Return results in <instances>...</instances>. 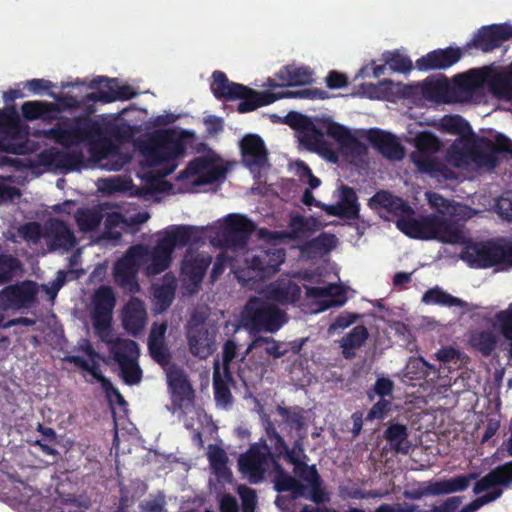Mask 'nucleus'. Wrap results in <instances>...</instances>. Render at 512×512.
<instances>
[{"instance_id": "obj_1", "label": "nucleus", "mask_w": 512, "mask_h": 512, "mask_svg": "<svg viewBox=\"0 0 512 512\" xmlns=\"http://www.w3.org/2000/svg\"><path fill=\"white\" fill-rule=\"evenodd\" d=\"M298 118L301 130L298 133L299 144L302 148L316 153L331 163L339 160L338 152L325 135L333 138L345 155L359 157L367 152L366 145L355 137L349 128L333 121L329 117L310 120L300 113L290 114V117Z\"/></svg>"}, {"instance_id": "obj_2", "label": "nucleus", "mask_w": 512, "mask_h": 512, "mask_svg": "<svg viewBox=\"0 0 512 512\" xmlns=\"http://www.w3.org/2000/svg\"><path fill=\"white\" fill-rule=\"evenodd\" d=\"M464 221L450 216L430 214L419 219L401 220L399 230L411 238L422 240H438L445 244H463Z\"/></svg>"}, {"instance_id": "obj_3", "label": "nucleus", "mask_w": 512, "mask_h": 512, "mask_svg": "<svg viewBox=\"0 0 512 512\" xmlns=\"http://www.w3.org/2000/svg\"><path fill=\"white\" fill-rule=\"evenodd\" d=\"M186 147L181 136L167 130L142 145V164L154 168L150 178L160 179L172 174L177 168V159L185 153Z\"/></svg>"}, {"instance_id": "obj_4", "label": "nucleus", "mask_w": 512, "mask_h": 512, "mask_svg": "<svg viewBox=\"0 0 512 512\" xmlns=\"http://www.w3.org/2000/svg\"><path fill=\"white\" fill-rule=\"evenodd\" d=\"M488 76L489 72L483 69H471L456 75L452 83L445 76L428 78L423 83V93L445 103L468 101L486 86Z\"/></svg>"}, {"instance_id": "obj_5", "label": "nucleus", "mask_w": 512, "mask_h": 512, "mask_svg": "<svg viewBox=\"0 0 512 512\" xmlns=\"http://www.w3.org/2000/svg\"><path fill=\"white\" fill-rule=\"evenodd\" d=\"M210 89L218 100H240L237 111L242 114L270 105L278 100L276 93L269 91L259 92L243 84L230 81L227 75L219 70L214 71L212 74Z\"/></svg>"}, {"instance_id": "obj_6", "label": "nucleus", "mask_w": 512, "mask_h": 512, "mask_svg": "<svg viewBox=\"0 0 512 512\" xmlns=\"http://www.w3.org/2000/svg\"><path fill=\"white\" fill-rule=\"evenodd\" d=\"M442 147L440 140L430 132H420L415 137L416 150L411 161L421 173L438 180H455L457 173L434 156Z\"/></svg>"}, {"instance_id": "obj_7", "label": "nucleus", "mask_w": 512, "mask_h": 512, "mask_svg": "<svg viewBox=\"0 0 512 512\" xmlns=\"http://www.w3.org/2000/svg\"><path fill=\"white\" fill-rule=\"evenodd\" d=\"M44 135L65 148L77 146L85 141H94L104 135L101 124L89 117H75L58 122L45 130Z\"/></svg>"}, {"instance_id": "obj_8", "label": "nucleus", "mask_w": 512, "mask_h": 512, "mask_svg": "<svg viewBox=\"0 0 512 512\" xmlns=\"http://www.w3.org/2000/svg\"><path fill=\"white\" fill-rule=\"evenodd\" d=\"M462 258L475 268L512 267V240L500 237L473 243L465 248Z\"/></svg>"}, {"instance_id": "obj_9", "label": "nucleus", "mask_w": 512, "mask_h": 512, "mask_svg": "<svg viewBox=\"0 0 512 512\" xmlns=\"http://www.w3.org/2000/svg\"><path fill=\"white\" fill-rule=\"evenodd\" d=\"M286 313L274 304L259 297H252L242 312V324L250 332L275 333L286 322Z\"/></svg>"}, {"instance_id": "obj_10", "label": "nucleus", "mask_w": 512, "mask_h": 512, "mask_svg": "<svg viewBox=\"0 0 512 512\" xmlns=\"http://www.w3.org/2000/svg\"><path fill=\"white\" fill-rule=\"evenodd\" d=\"M27 132L20 123L19 115L14 106L0 109V153L24 155L30 152L26 139Z\"/></svg>"}, {"instance_id": "obj_11", "label": "nucleus", "mask_w": 512, "mask_h": 512, "mask_svg": "<svg viewBox=\"0 0 512 512\" xmlns=\"http://www.w3.org/2000/svg\"><path fill=\"white\" fill-rule=\"evenodd\" d=\"M147 254L148 249L144 245H134L115 263L114 280L119 287L132 294L139 292L137 273Z\"/></svg>"}, {"instance_id": "obj_12", "label": "nucleus", "mask_w": 512, "mask_h": 512, "mask_svg": "<svg viewBox=\"0 0 512 512\" xmlns=\"http://www.w3.org/2000/svg\"><path fill=\"white\" fill-rule=\"evenodd\" d=\"M92 320L96 334L105 340V335L111 332L113 310L116 305V297L110 286L102 285L92 297Z\"/></svg>"}, {"instance_id": "obj_13", "label": "nucleus", "mask_w": 512, "mask_h": 512, "mask_svg": "<svg viewBox=\"0 0 512 512\" xmlns=\"http://www.w3.org/2000/svg\"><path fill=\"white\" fill-rule=\"evenodd\" d=\"M38 292V284L31 280L8 285L0 290V309L22 310L32 308L37 303Z\"/></svg>"}, {"instance_id": "obj_14", "label": "nucleus", "mask_w": 512, "mask_h": 512, "mask_svg": "<svg viewBox=\"0 0 512 512\" xmlns=\"http://www.w3.org/2000/svg\"><path fill=\"white\" fill-rule=\"evenodd\" d=\"M256 225L245 215L230 214L226 217L222 231L221 241L228 248H244Z\"/></svg>"}, {"instance_id": "obj_15", "label": "nucleus", "mask_w": 512, "mask_h": 512, "mask_svg": "<svg viewBox=\"0 0 512 512\" xmlns=\"http://www.w3.org/2000/svg\"><path fill=\"white\" fill-rule=\"evenodd\" d=\"M238 465L239 470L248 478L250 483L256 484L264 479L271 461L260 443H254L251 444L246 453L240 456Z\"/></svg>"}, {"instance_id": "obj_16", "label": "nucleus", "mask_w": 512, "mask_h": 512, "mask_svg": "<svg viewBox=\"0 0 512 512\" xmlns=\"http://www.w3.org/2000/svg\"><path fill=\"white\" fill-rule=\"evenodd\" d=\"M187 341L192 355L205 359L214 351V334L203 319L192 317L187 324Z\"/></svg>"}, {"instance_id": "obj_17", "label": "nucleus", "mask_w": 512, "mask_h": 512, "mask_svg": "<svg viewBox=\"0 0 512 512\" xmlns=\"http://www.w3.org/2000/svg\"><path fill=\"white\" fill-rule=\"evenodd\" d=\"M168 388L171 394L172 413L183 410L193 404L194 390L187 375L180 368L171 369L167 375Z\"/></svg>"}, {"instance_id": "obj_18", "label": "nucleus", "mask_w": 512, "mask_h": 512, "mask_svg": "<svg viewBox=\"0 0 512 512\" xmlns=\"http://www.w3.org/2000/svg\"><path fill=\"white\" fill-rule=\"evenodd\" d=\"M227 170L222 166H215L213 159L208 156H199L192 160L187 168L181 172L180 178L195 176L193 183L197 186L213 184L223 180Z\"/></svg>"}, {"instance_id": "obj_19", "label": "nucleus", "mask_w": 512, "mask_h": 512, "mask_svg": "<svg viewBox=\"0 0 512 512\" xmlns=\"http://www.w3.org/2000/svg\"><path fill=\"white\" fill-rule=\"evenodd\" d=\"M38 160L40 164L45 166H54L59 169L75 171L84 165V153L78 147L69 150L50 148L39 153Z\"/></svg>"}, {"instance_id": "obj_20", "label": "nucleus", "mask_w": 512, "mask_h": 512, "mask_svg": "<svg viewBox=\"0 0 512 512\" xmlns=\"http://www.w3.org/2000/svg\"><path fill=\"white\" fill-rule=\"evenodd\" d=\"M212 258L209 255H185L181 263V277L186 286H191L190 293L199 290Z\"/></svg>"}, {"instance_id": "obj_21", "label": "nucleus", "mask_w": 512, "mask_h": 512, "mask_svg": "<svg viewBox=\"0 0 512 512\" xmlns=\"http://www.w3.org/2000/svg\"><path fill=\"white\" fill-rule=\"evenodd\" d=\"M369 205L373 209H384L388 213L396 216V225L399 228V222L401 220L414 219V210L412 207L404 201L401 197L394 196L386 190H380L376 192L370 199Z\"/></svg>"}, {"instance_id": "obj_22", "label": "nucleus", "mask_w": 512, "mask_h": 512, "mask_svg": "<svg viewBox=\"0 0 512 512\" xmlns=\"http://www.w3.org/2000/svg\"><path fill=\"white\" fill-rule=\"evenodd\" d=\"M461 48L447 47L436 49L416 60V67L420 71L443 70L456 64L462 57Z\"/></svg>"}, {"instance_id": "obj_23", "label": "nucleus", "mask_w": 512, "mask_h": 512, "mask_svg": "<svg viewBox=\"0 0 512 512\" xmlns=\"http://www.w3.org/2000/svg\"><path fill=\"white\" fill-rule=\"evenodd\" d=\"M242 161L249 169L262 168L268 162V152L259 135L250 134L240 141Z\"/></svg>"}, {"instance_id": "obj_24", "label": "nucleus", "mask_w": 512, "mask_h": 512, "mask_svg": "<svg viewBox=\"0 0 512 512\" xmlns=\"http://www.w3.org/2000/svg\"><path fill=\"white\" fill-rule=\"evenodd\" d=\"M477 475L474 473L468 475L456 476L451 479L441 481H430L420 492L411 495L412 498L417 499L422 495H444L458 491H464L468 488L470 481L476 479Z\"/></svg>"}, {"instance_id": "obj_25", "label": "nucleus", "mask_w": 512, "mask_h": 512, "mask_svg": "<svg viewBox=\"0 0 512 512\" xmlns=\"http://www.w3.org/2000/svg\"><path fill=\"white\" fill-rule=\"evenodd\" d=\"M368 140L385 158L394 161L403 159L405 151L395 135L380 129H371Z\"/></svg>"}, {"instance_id": "obj_26", "label": "nucleus", "mask_w": 512, "mask_h": 512, "mask_svg": "<svg viewBox=\"0 0 512 512\" xmlns=\"http://www.w3.org/2000/svg\"><path fill=\"white\" fill-rule=\"evenodd\" d=\"M285 260V254L281 250L274 252L262 251L260 254L253 255L248 260V267L253 270L256 277L260 279L270 278L278 270Z\"/></svg>"}, {"instance_id": "obj_27", "label": "nucleus", "mask_w": 512, "mask_h": 512, "mask_svg": "<svg viewBox=\"0 0 512 512\" xmlns=\"http://www.w3.org/2000/svg\"><path fill=\"white\" fill-rule=\"evenodd\" d=\"M506 34L502 32L501 24H491L481 27L473 39L467 43L465 50L471 48L480 49L483 52H490L505 42Z\"/></svg>"}, {"instance_id": "obj_28", "label": "nucleus", "mask_w": 512, "mask_h": 512, "mask_svg": "<svg viewBox=\"0 0 512 512\" xmlns=\"http://www.w3.org/2000/svg\"><path fill=\"white\" fill-rule=\"evenodd\" d=\"M266 439L261 438L258 443L270 457L271 465L280 462L287 454V443L277 431L274 423L267 419L264 423Z\"/></svg>"}, {"instance_id": "obj_29", "label": "nucleus", "mask_w": 512, "mask_h": 512, "mask_svg": "<svg viewBox=\"0 0 512 512\" xmlns=\"http://www.w3.org/2000/svg\"><path fill=\"white\" fill-rule=\"evenodd\" d=\"M267 295L279 304H294L301 297V287L291 278L281 276L268 286Z\"/></svg>"}, {"instance_id": "obj_30", "label": "nucleus", "mask_w": 512, "mask_h": 512, "mask_svg": "<svg viewBox=\"0 0 512 512\" xmlns=\"http://www.w3.org/2000/svg\"><path fill=\"white\" fill-rule=\"evenodd\" d=\"M146 316L143 302L132 298L123 309L122 322L125 330L132 335L139 334L145 326Z\"/></svg>"}, {"instance_id": "obj_31", "label": "nucleus", "mask_w": 512, "mask_h": 512, "mask_svg": "<svg viewBox=\"0 0 512 512\" xmlns=\"http://www.w3.org/2000/svg\"><path fill=\"white\" fill-rule=\"evenodd\" d=\"M233 382L231 370L221 369L218 361L214 362L213 368V389L215 401L223 406L231 405L232 393L230 383Z\"/></svg>"}, {"instance_id": "obj_32", "label": "nucleus", "mask_w": 512, "mask_h": 512, "mask_svg": "<svg viewBox=\"0 0 512 512\" xmlns=\"http://www.w3.org/2000/svg\"><path fill=\"white\" fill-rule=\"evenodd\" d=\"M66 360L69 363L74 364L76 367L89 372L93 378H95L100 383L107 396H115L120 404L125 402L122 394L112 384V382L102 374L98 365H91L86 359L78 355L68 356Z\"/></svg>"}, {"instance_id": "obj_33", "label": "nucleus", "mask_w": 512, "mask_h": 512, "mask_svg": "<svg viewBox=\"0 0 512 512\" xmlns=\"http://www.w3.org/2000/svg\"><path fill=\"white\" fill-rule=\"evenodd\" d=\"M21 112L27 121L41 119L50 122L57 119L61 110L55 103L34 100L24 102L21 106Z\"/></svg>"}, {"instance_id": "obj_34", "label": "nucleus", "mask_w": 512, "mask_h": 512, "mask_svg": "<svg viewBox=\"0 0 512 512\" xmlns=\"http://www.w3.org/2000/svg\"><path fill=\"white\" fill-rule=\"evenodd\" d=\"M109 335H105L107 344L110 345L109 352L115 362L123 363L125 361L137 360L139 356V347L136 341L131 339L116 338L109 339Z\"/></svg>"}, {"instance_id": "obj_35", "label": "nucleus", "mask_w": 512, "mask_h": 512, "mask_svg": "<svg viewBox=\"0 0 512 512\" xmlns=\"http://www.w3.org/2000/svg\"><path fill=\"white\" fill-rule=\"evenodd\" d=\"M408 436V427L405 424L394 422L388 424L383 434L384 439L390 445V449L403 455L408 454L411 448Z\"/></svg>"}, {"instance_id": "obj_36", "label": "nucleus", "mask_w": 512, "mask_h": 512, "mask_svg": "<svg viewBox=\"0 0 512 512\" xmlns=\"http://www.w3.org/2000/svg\"><path fill=\"white\" fill-rule=\"evenodd\" d=\"M48 236L51 238V246L55 249L71 250L77 243L73 231L62 220H54L50 223Z\"/></svg>"}, {"instance_id": "obj_37", "label": "nucleus", "mask_w": 512, "mask_h": 512, "mask_svg": "<svg viewBox=\"0 0 512 512\" xmlns=\"http://www.w3.org/2000/svg\"><path fill=\"white\" fill-rule=\"evenodd\" d=\"M276 77L281 81L282 86H304L313 82V73L308 67L284 66L277 73Z\"/></svg>"}, {"instance_id": "obj_38", "label": "nucleus", "mask_w": 512, "mask_h": 512, "mask_svg": "<svg viewBox=\"0 0 512 512\" xmlns=\"http://www.w3.org/2000/svg\"><path fill=\"white\" fill-rule=\"evenodd\" d=\"M473 137L454 142L447 151V160L457 168H463L471 163L475 144Z\"/></svg>"}, {"instance_id": "obj_39", "label": "nucleus", "mask_w": 512, "mask_h": 512, "mask_svg": "<svg viewBox=\"0 0 512 512\" xmlns=\"http://www.w3.org/2000/svg\"><path fill=\"white\" fill-rule=\"evenodd\" d=\"M338 239L332 233L322 232L317 237L312 238L300 246L303 254L309 256L324 255L330 253L336 248Z\"/></svg>"}, {"instance_id": "obj_40", "label": "nucleus", "mask_w": 512, "mask_h": 512, "mask_svg": "<svg viewBox=\"0 0 512 512\" xmlns=\"http://www.w3.org/2000/svg\"><path fill=\"white\" fill-rule=\"evenodd\" d=\"M278 415L282 418L283 424L290 431L295 430L297 433L305 432L307 428L306 413L307 411L298 405L294 406H281L276 408Z\"/></svg>"}, {"instance_id": "obj_41", "label": "nucleus", "mask_w": 512, "mask_h": 512, "mask_svg": "<svg viewBox=\"0 0 512 512\" xmlns=\"http://www.w3.org/2000/svg\"><path fill=\"white\" fill-rule=\"evenodd\" d=\"M334 286L329 285L326 287H317V286H307L306 287V295L308 298H321V297H335L330 299H324L319 301V310L325 311L332 307H341L343 306L347 298L343 292L334 293Z\"/></svg>"}, {"instance_id": "obj_42", "label": "nucleus", "mask_w": 512, "mask_h": 512, "mask_svg": "<svg viewBox=\"0 0 512 512\" xmlns=\"http://www.w3.org/2000/svg\"><path fill=\"white\" fill-rule=\"evenodd\" d=\"M172 253L161 239L150 252V263L146 267L148 275H158L167 270L172 261Z\"/></svg>"}, {"instance_id": "obj_43", "label": "nucleus", "mask_w": 512, "mask_h": 512, "mask_svg": "<svg viewBox=\"0 0 512 512\" xmlns=\"http://www.w3.org/2000/svg\"><path fill=\"white\" fill-rule=\"evenodd\" d=\"M486 86L490 93L499 100H512V73L502 72L490 75L487 78Z\"/></svg>"}, {"instance_id": "obj_44", "label": "nucleus", "mask_w": 512, "mask_h": 512, "mask_svg": "<svg viewBox=\"0 0 512 512\" xmlns=\"http://www.w3.org/2000/svg\"><path fill=\"white\" fill-rule=\"evenodd\" d=\"M369 333L364 325L355 326L341 340L340 346L345 359H351L355 356V349L360 348L368 339Z\"/></svg>"}, {"instance_id": "obj_45", "label": "nucleus", "mask_w": 512, "mask_h": 512, "mask_svg": "<svg viewBox=\"0 0 512 512\" xmlns=\"http://www.w3.org/2000/svg\"><path fill=\"white\" fill-rule=\"evenodd\" d=\"M196 230L192 226L179 225L173 226L171 231L160 238L162 242L172 251L176 247H184L190 242L195 241Z\"/></svg>"}, {"instance_id": "obj_46", "label": "nucleus", "mask_w": 512, "mask_h": 512, "mask_svg": "<svg viewBox=\"0 0 512 512\" xmlns=\"http://www.w3.org/2000/svg\"><path fill=\"white\" fill-rule=\"evenodd\" d=\"M137 96V93L133 90L130 85H119L117 81L116 90H110L107 93H88L83 100L111 103L117 100L126 101L133 99Z\"/></svg>"}, {"instance_id": "obj_47", "label": "nucleus", "mask_w": 512, "mask_h": 512, "mask_svg": "<svg viewBox=\"0 0 512 512\" xmlns=\"http://www.w3.org/2000/svg\"><path fill=\"white\" fill-rule=\"evenodd\" d=\"M469 344L484 357H489L497 345V337L490 330H475L469 335Z\"/></svg>"}, {"instance_id": "obj_48", "label": "nucleus", "mask_w": 512, "mask_h": 512, "mask_svg": "<svg viewBox=\"0 0 512 512\" xmlns=\"http://www.w3.org/2000/svg\"><path fill=\"white\" fill-rule=\"evenodd\" d=\"M102 220L103 214L96 208H79L75 213L76 224L83 233L96 230Z\"/></svg>"}, {"instance_id": "obj_49", "label": "nucleus", "mask_w": 512, "mask_h": 512, "mask_svg": "<svg viewBox=\"0 0 512 512\" xmlns=\"http://www.w3.org/2000/svg\"><path fill=\"white\" fill-rule=\"evenodd\" d=\"M426 304H437L447 307H460L464 308L467 303L460 298L454 297L439 287L428 289L422 298Z\"/></svg>"}, {"instance_id": "obj_50", "label": "nucleus", "mask_w": 512, "mask_h": 512, "mask_svg": "<svg viewBox=\"0 0 512 512\" xmlns=\"http://www.w3.org/2000/svg\"><path fill=\"white\" fill-rule=\"evenodd\" d=\"M263 349L268 356H272L275 359L281 358L287 352V350L280 349V343L272 337L257 336L247 347L244 355L240 361H243L246 356L253 350Z\"/></svg>"}, {"instance_id": "obj_51", "label": "nucleus", "mask_w": 512, "mask_h": 512, "mask_svg": "<svg viewBox=\"0 0 512 512\" xmlns=\"http://www.w3.org/2000/svg\"><path fill=\"white\" fill-rule=\"evenodd\" d=\"M441 127L444 132L458 135L460 136V139L474 137V133L469 122L460 115L445 116L442 119Z\"/></svg>"}, {"instance_id": "obj_52", "label": "nucleus", "mask_w": 512, "mask_h": 512, "mask_svg": "<svg viewBox=\"0 0 512 512\" xmlns=\"http://www.w3.org/2000/svg\"><path fill=\"white\" fill-rule=\"evenodd\" d=\"M341 218L348 220H355L359 218V204L357 202V195L353 188L344 186L342 188L341 202Z\"/></svg>"}, {"instance_id": "obj_53", "label": "nucleus", "mask_w": 512, "mask_h": 512, "mask_svg": "<svg viewBox=\"0 0 512 512\" xmlns=\"http://www.w3.org/2000/svg\"><path fill=\"white\" fill-rule=\"evenodd\" d=\"M22 264L18 258L11 254L0 253V285L10 282Z\"/></svg>"}, {"instance_id": "obj_54", "label": "nucleus", "mask_w": 512, "mask_h": 512, "mask_svg": "<svg viewBox=\"0 0 512 512\" xmlns=\"http://www.w3.org/2000/svg\"><path fill=\"white\" fill-rule=\"evenodd\" d=\"M125 223L124 216L119 212L107 214L104 221V231L102 237L108 240L119 241L122 237L121 231L118 230Z\"/></svg>"}, {"instance_id": "obj_55", "label": "nucleus", "mask_w": 512, "mask_h": 512, "mask_svg": "<svg viewBox=\"0 0 512 512\" xmlns=\"http://www.w3.org/2000/svg\"><path fill=\"white\" fill-rule=\"evenodd\" d=\"M314 226V219H306L302 215H296L292 217L289 222V237L291 239H298L306 234H312L315 231Z\"/></svg>"}, {"instance_id": "obj_56", "label": "nucleus", "mask_w": 512, "mask_h": 512, "mask_svg": "<svg viewBox=\"0 0 512 512\" xmlns=\"http://www.w3.org/2000/svg\"><path fill=\"white\" fill-rule=\"evenodd\" d=\"M175 297V287L171 284H163L154 289L155 305L159 311L170 307Z\"/></svg>"}, {"instance_id": "obj_57", "label": "nucleus", "mask_w": 512, "mask_h": 512, "mask_svg": "<svg viewBox=\"0 0 512 512\" xmlns=\"http://www.w3.org/2000/svg\"><path fill=\"white\" fill-rule=\"evenodd\" d=\"M292 465L294 466V473L297 477L310 485L321 479V476L315 465H308L305 461L297 462L292 459Z\"/></svg>"}, {"instance_id": "obj_58", "label": "nucleus", "mask_w": 512, "mask_h": 512, "mask_svg": "<svg viewBox=\"0 0 512 512\" xmlns=\"http://www.w3.org/2000/svg\"><path fill=\"white\" fill-rule=\"evenodd\" d=\"M121 377L128 385L138 384L142 379V370L137 364V360L125 361L119 363Z\"/></svg>"}, {"instance_id": "obj_59", "label": "nucleus", "mask_w": 512, "mask_h": 512, "mask_svg": "<svg viewBox=\"0 0 512 512\" xmlns=\"http://www.w3.org/2000/svg\"><path fill=\"white\" fill-rule=\"evenodd\" d=\"M275 472L274 478V486L277 492H288L295 481V477L291 476L285 469L282 467L280 462H276L274 465H271Z\"/></svg>"}, {"instance_id": "obj_60", "label": "nucleus", "mask_w": 512, "mask_h": 512, "mask_svg": "<svg viewBox=\"0 0 512 512\" xmlns=\"http://www.w3.org/2000/svg\"><path fill=\"white\" fill-rule=\"evenodd\" d=\"M276 96L279 99L282 98H300V99H325L327 97V92L317 89V88H305L296 91H285L281 93H276Z\"/></svg>"}, {"instance_id": "obj_61", "label": "nucleus", "mask_w": 512, "mask_h": 512, "mask_svg": "<svg viewBox=\"0 0 512 512\" xmlns=\"http://www.w3.org/2000/svg\"><path fill=\"white\" fill-rule=\"evenodd\" d=\"M386 64L389 65L393 71L399 73L410 72L413 68L411 59L408 56L399 53L398 51L390 54V56L386 59Z\"/></svg>"}, {"instance_id": "obj_62", "label": "nucleus", "mask_w": 512, "mask_h": 512, "mask_svg": "<svg viewBox=\"0 0 512 512\" xmlns=\"http://www.w3.org/2000/svg\"><path fill=\"white\" fill-rule=\"evenodd\" d=\"M148 349L152 359L161 366L170 362L171 355L165 342H148Z\"/></svg>"}, {"instance_id": "obj_63", "label": "nucleus", "mask_w": 512, "mask_h": 512, "mask_svg": "<svg viewBox=\"0 0 512 512\" xmlns=\"http://www.w3.org/2000/svg\"><path fill=\"white\" fill-rule=\"evenodd\" d=\"M502 495L501 489H495L487 494L477 497L465 505L459 512H475L485 504L497 500Z\"/></svg>"}, {"instance_id": "obj_64", "label": "nucleus", "mask_w": 512, "mask_h": 512, "mask_svg": "<svg viewBox=\"0 0 512 512\" xmlns=\"http://www.w3.org/2000/svg\"><path fill=\"white\" fill-rule=\"evenodd\" d=\"M495 320L504 338L512 341V308L496 313Z\"/></svg>"}]
</instances>
